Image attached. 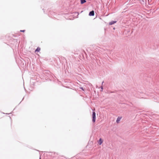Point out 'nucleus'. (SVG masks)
<instances>
[{
    "label": "nucleus",
    "mask_w": 159,
    "mask_h": 159,
    "mask_svg": "<svg viewBox=\"0 0 159 159\" xmlns=\"http://www.w3.org/2000/svg\"><path fill=\"white\" fill-rule=\"evenodd\" d=\"M80 88L82 89L84 91V89L82 87H80Z\"/></svg>",
    "instance_id": "obj_8"
},
{
    "label": "nucleus",
    "mask_w": 159,
    "mask_h": 159,
    "mask_svg": "<svg viewBox=\"0 0 159 159\" xmlns=\"http://www.w3.org/2000/svg\"><path fill=\"white\" fill-rule=\"evenodd\" d=\"M93 121L95 122L96 120V113L95 112H93L92 114Z\"/></svg>",
    "instance_id": "obj_1"
},
{
    "label": "nucleus",
    "mask_w": 159,
    "mask_h": 159,
    "mask_svg": "<svg viewBox=\"0 0 159 159\" xmlns=\"http://www.w3.org/2000/svg\"><path fill=\"white\" fill-rule=\"evenodd\" d=\"M40 50V48L39 47H38L35 50V51L39 52Z\"/></svg>",
    "instance_id": "obj_6"
},
{
    "label": "nucleus",
    "mask_w": 159,
    "mask_h": 159,
    "mask_svg": "<svg viewBox=\"0 0 159 159\" xmlns=\"http://www.w3.org/2000/svg\"><path fill=\"white\" fill-rule=\"evenodd\" d=\"M81 1V4H83L85 2H86L85 0H80Z\"/></svg>",
    "instance_id": "obj_7"
},
{
    "label": "nucleus",
    "mask_w": 159,
    "mask_h": 159,
    "mask_svg": "<svg viewBox=\"0 0 159 159\" xmlns=\"http://www.w3.org/2000/svg\"><path fill=\"white\" fill-rule=\"evenodd\" d=\"M40 159H41V158H40Z\"/></svg>",
    "instance_id": "obj_11"
},
{
    "label": "nucleus",
    "mask_w": 159,
    "mask_h": 159,
    "mask_svg": "<svg viewBox=\"0 0 159 159\" xmlns=\"http://www.w3.org/2000/svg\"><path fill=\"white\" fill-rule=\"evenodd\" d=\"M103 142V140L101 138H100L98 142V143L100 145L102 144Z\"/></svg>",
    "instance_id": "obj_3"
},
{
    "label": "nucleus",
    "mask_w": 159,
    "mask_h": 159,
    "mask_svg": "<svg viewBox=\"0 0 159 159\" xmlns=\"http://www.w3.org/2000/svg\"><path fill=\"white\" fill-rule=\"evenodd\" d=\"M101 89H103V87H102V86H101Z\"/></svg>",
    "instance_id": "obj_10"
},
{
    "label": "nucleus",
    "mask_w": 159,
    "mask_h": 159,
    "mask_svg": "<svg viewBox=\"0 0 159 159\" xmlns=\"http://www.w3.org/2000/svg\"><path fill=\"white\" fill-rule=\"evenodd\" d=\"M89 15L90 16H93L94 15V11H92L89 12Z\"/></svg>",
    "instance_id": "obj_2"
},
{
    "label": "nucleus",
    "mask_w": 159,
    "mask_h": 159,
    "mask_svg": "<svg viewBox=\"0 0 159 159\" xmlns=\"http://www.w3.org/2000/svg\"><path fill=\"white\" fill-rule=\"evenodd\" d=\"M121 119V117H118V118H117V120H116V122L118 123L119 122L120 120V119Z\"/></svg>",
    "instance_id": "obj_5"
},
{
    "label": "nucleus",
    "mask_w": 159,
    "mask_h": 159,
    "mask_svg": "<svg viewBox=\"0 0 159 159\" xmlns=\"http://www.w3.org/2000/svg\"><path fill=\"white\" fill-rule=\"evenodd\" d=\"M116 21H111V22H110L109 23V25H112L115 23H116Z\"/></svg>",
    "instance_id": "obj_4"
},
{
    "label": "nucleus",
    "mask_w": 159,
    "mask_h": 159,
    "mask_svg": "<svg viewBox=\"0 0 159 159\" xmlns=\"http://www.w3.org/2000/svg\"><path fill=\"white\" fill-rule=\"evenodd\" d=\"M20 31L22 32H24L25 31V30H20Z\"/></svg>",
    "instance_id": "obj_9"
}]
</instances>
